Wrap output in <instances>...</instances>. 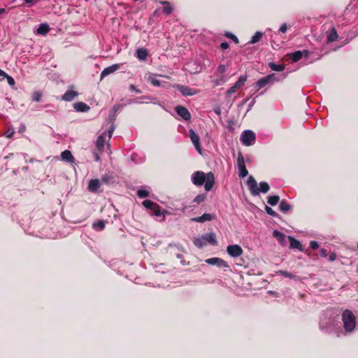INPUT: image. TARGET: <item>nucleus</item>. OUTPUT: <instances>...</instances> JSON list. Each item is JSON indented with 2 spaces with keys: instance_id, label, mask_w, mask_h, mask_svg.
I'll list each match as a JSON object with an SVG mask.
<instances>
[{
  "instance_id": "obj_1",
  "label": "nucleus",
  "mask_w": 358,
  "mask_h": 358,
  "mask_svg": "<svg viewBox=\"0 0 358 358\" xmlns=\"http://www.w3.org/2000/svg\"><path fill=\"white\" fill-rule=\"evenodd\" d=\"M192 182L196 186H201L204 184L206 191L208 192L213 187L215 178L213 172L205 173L203 171H197L192 173Z\"/></svg>"
},
{
  "instance_id": "obj_2",
  "label": "nucleus",
  "mask_w": 358,
  "mask_h": 358,
  "mask_svg": "<svg viewBox=\"0 0 358 358\" xmlns=\"http://www.w3.org/2000/svg\"><path fill=\"white\" fill-rule=\"evenodd\" d=\"M246 184L250 194L253 196H257L260 193H266L270 189L269 185L266 182H261L258 187L257 181L252 176L248 177Z\"/></svg>"
},
{
  "instance_id": "obj_3",
  "label": "nucleus",
  "mask_w": 358,
  "mask_h": 358,
  "mask_svg": "<svg viewBox=\"0 0 358 358\" xmlns=\"http://www.w3.org/2000/svg\"><path fill=\"white\" fill-rule=\"evenodd\" d=\"M114 129L113 127L107 132L101 134L96 141V152L94 153L96 161L100 159L99 155L102 153L105 145H106L110 140Z\"/></svg>"
},
{
  "instance_id": "obj_4",
  "label": "nucleus",
  "mask_w": 358,
  "mask_h": 358,
  "mask_svg": "<svg viewBox=\"0 0 358 358\" xmlns=\"http://www.w3.org/2000/svg\"><path fill=\"white\" fill-rule=\"evenodd\" d=\"M142 204L145 208L150 210V213L152 215L159 217V222H163L164 220L165 215L169 214L167 210L162 209L157 203L153 202L151 200L146 199L143 201Z\"/></svg>"
},
{
  "instance_id": "obj_5",
  "label": "nucleus",
  "mask_w": 358,
  "mask_h": 358,
  "mask_svg": "<svg viewBox=\"0 0 358 358\" xmlns=\"http://www.w3.org/2000/svg\"><path fill=\"white\" fill-rule=\"evenodd\" d=\"M343 327L346 331L351 332L354 330L356 324V318L354 314L349 310H345L342 315Z\"/></svg>"
},
{
  "instance_id": "obj_6",
  "label": "nucleus",
  "mask_w": 358,
  "mask_h": 358,
  "mask_svg": "<svg viewBox=\"0 0 358 358\" xmlns=\"http://www.w3.org/2000/svg\"><path fill=\"white\" fill-rule=\"evenodd\" d=\"M193 243L198 248H202L207 243L211 245H216V236L213 233L206 234L200 237L194 238L193 240Z\"/></svg>"
},
{
  "instance_id": "obj_7",
  "label": "nucleus",
  "mask_w": 358,
  "mask_h": 358,
  "mask_svg": "<svg viewBox=\"0 0 358 358\" xmlns=\"http://www.w3.org/2000/svg\"><path fill=\"white\" fill-rule=\"evenodd\" d=\"M255 139L256 136L255 133L250 130L243 131L241 136V143L246 146H250L254 144Z\"/></svg>"
},
{
  "instance_id": "obj_8",
  "label": "nucleus",
  "mask_w": 358,
  "mask_h": 358,
  "mask_svg": "<svg viewBox=\"0 0 358 358\" xmlns=\"http://www.w3.org/2000/svg\"><path fill=\"white\" fill-rule=\"evenodd\" d=\"M237 166L238 169V176L241 178L248 176V171L246 169L244 157L241 152L238 153Z\"/></svg>"
},
{
  "instance_id": "obj_9",
  "label": "nucleus",
  "mask_w": 358,
  "mask_h": 358,
  "mask_svg": "<svg viewBox=\"0 0 358 358\" xmlns=\"http://www.w3.org/2000/svg\"><path fill=\"white\" fill-rule=\"evenodd\" d=\"M276 80V78L275 76V74H269L266 76V77H264L261 79H259L255 87L257 90H259L260 89L263 88L268 84L273 83L274 81Z\"/></svg>"
},
{
  "instance_id": "obj_10",
  "label": "nucleus",
  "mask_w": 358,
  "mask_h": 358,
  "mask_svg": "<svg viewBox=\"0 0 358 358\" xmlns=\"http://www.w3.org/2000/svg\"><path fill=\"white\" fill-rule=\"evenodd\" d=\"M227 252L231 257H238L242 255L243 251L240 245L234 244L227 247Z\"/></svg>"
},
{
  "instance_id": "obj_11",
  "label": "nucleus",
  "mask_w": 358,
  "mask_h": 358,
  "mask_svg": "<svg viewBox=\"0 0 358 358\" xmlns=\"http://www.w3.org/2000/svg\"><path fill=\"white\" fill-rule=\"evenodd\" d=\"M205 262L210 265H216L218 267L228 268L227 262L219 257H212L205 260Z\"/></svg>"
},
{
  "instance_id": "obj_12",
  "label": "nucleus",
  "mask_w": 358,
  "mask_h": 358,
  "mask_svg": "<svg viewBox=\"0 0 358 358\" xmlns=\"http://www.w3.org/2000/svg\"><path fill=\"white\" fill-rule=\"evenodd\" d=\"M189 138L191 139V141L194 144L196 150L199 153H201V145H200L199 136L195 133V131L193 129H190L189 131Z\"/></svg>"
},
{
  "instance_id": "obj_13",
  "label": "nucleus",
  "mask_w": 358,
  "mask_h": 358,
  "mask_svg": "<svg viewBox=\"0 0 358 358\" xmlns=\"http://www.w3.org/2000/svg\"><path fill=\"white\" fill-rule=\"evenodd\" d=\"M176 88L182 93L184 96H192L198 93V90L196 89L190 88L187 86L177 85Z\"/></svg>"
},
{
  "instance_id": "obj_14",
  "label": "nucleus",
  "mask_w": 358,
  "mask_h": 358,
  "mask_svg": "<svg viewBox=\"0 0 358 358\" xmlns=\"http://www.w3.org/2000/svg\"><path fill=\"white\" fill-rule=\"evenodd\" d=\"M175 110L178 115L181 116L185 120H189L191 119V114L185 107L178 106Z\"/></svg>"
},
{
  "instance_id": "obj_15",
  "label": "nucleus",
  "mask_w": 358,
  "mask_h": 358,
  "mask_svg": "<svg viewBox=\"0 0 358 358\" xmlns=\"http://www.w3.org/2000/svg\"><path fill=\"white\" fill-rule=\"evenodd\" d=\"M338 34L335 27H332L327 33V43H331L335 42L338 40Z\"/></svg>"
},
{
  "instance_id": "obj_16",
  "label": "nucleus",
  "mask_w": 358,
  "mask_h": 358,
  "mask_svg": "<svg viewBox=\"0 0 358 358\" xmlns=\"http://www.w3.org/2000/svg\"><path fill=\"white\" fill-rule=\"evenodd\" d=\"M120 64H113L110 66H108V67L104 69L101 73V79H103V78L108 76L109 74L114 73L115 71L118 70L120 69Z\"/></svg>"
},
{
  "instance_id": "obj_17",
  "label": "nucleus",
  "mask_w": 358,
  "mask_h": 358,
  "mask_svg": "<svg viewBox=\"0 0 358 358\" xmlns=\"http://www.w3.org/2000/svg\"><path fill=\"white\" fill-rule=\"evenodd\" d=\"M101 187V183L99 179H92L88 184V190L91 192H96Z\"/></svg>"
},
{
  "instance_id": "obj_18",
  "label": "nucleus",
  "mask_w": 358,
  "mask_h": 358,
  "mask_svg": "<svg viewBox=\"0 0 358 358\" xmlns=\"http://www.w3.org/2000/svg\"><path fill=\"white\" fill-rule=\"evenodd\" d=\"M215 218V215L209 214V213H204L203 215L197 217H194L192 219V221L196 222H205L206 221H211Z\"/></svg>"
},
{
  "instance_id": "obj_19",
  "label": "nucleus",
  "mask_w": 358,
  "mask_h": 358,
  "mask_svg": "<svg viewBox=\"0 0 358 358\" xmlns=\"http://www.w3.org/2000/svg\"><path fill=\"white\" fill-rule=\"evenodd\" d=\"M78 95V94L77 92L71 90L66 91L62 96V99L66 101H71L73 100Z\"/></svg>"
},
{
  "instance_id": "obj_20",
  "label": "nucleus",
  "mask_w": 358,
  "mask_h": 358,
  "mask_svg": "<svg viewBox=\"0 0 358 358\" xmlns=\"http://www.w3.org/2000/svg\"><path fill=\"white\" fill-rule=\"evenodd\" d=\"M74 109L78 112H87L90 110V106L84 102H77L73 104Z\"/></svg>"
},
{
  "instance_id": "obj_21",
  "label": "nucleus",
  "mask_w": 358,
  "mask_h": 358,
  "mask_svg": "<svg viewBox=\"0 0 358 358\" xmlns=\"http://www.w3.org/2000/svg\"><path fill=\"white\" fill-rule=\"evenodd\" d=\"M273 237H275L278 241V242L282 245H285L287 236L284 234H282V232H280L279 231L275 230L273 232Z\"/></svg>"
},
{
  "instance_id": "obj_22",
  "label": "nucleus",
  "mask_w": 358,
  "mask_h": 358,
  "mask_svg": "<svg viewBox=\"0 0 358 358\" xmlns=\"http://www.w3.org/2000/svg\"><path fill=\"white\" fill-rule=\"evenodd\" d=\"M287 238L289 239L291 248L298 249L299 250L301 251L303 250L302 245L299 241L296 240L292 236H288Z\"/></svg>"
},
{
  "instance_id": "obj_23",
  "label": "nucleus",
  "mask_w": 358,
  "mask_h": 358,
  "mask_svg": "<svg viewBox=\"0 0 358 358\" xmlns=\"http://www.w3.org/2000/svg\"><path fill=\"white\" fill-rule=\"evenodd\" d=\"M61 157L62 160L69 162H73L75 159L71 151L68 150H66L61 153Z\"/></svg>"
},
{
  "instance_id": "obj_24",
  "label": "nucleus",
  "mask_w": 358,
  "mask_h": 358,
  "mask_svg": "<svg viewBox=\"0 0 358 358\" xmlns=\"http://www.w3.org/2000/svg\"><path fill=\"white\" fill-rule=\"evenodd\" d=\"M148 55V50L145 48H138L136 50V57L140 60H145Z\"/></svg>"
},
{
  "instance_id": "obj_25",
  "label": "nucleus",
  "mask_w": 358,
  "mask_h": 358,
  "mask_svg": "<svg viewBox=\"0 0 358 358\" xmlns=\"http://www.w3.org/2000/svg\"><path fill=\"white\" fill-rule=\"evenodd\" d=\"M50 31V27L47 24H41L36 30V33L40 35H45Z\"/></svg>"
},
{
  "instance_id": "obj_26",
  "label": "nucleus",
  "mask_w": 358,
  "mask_h": 358,
  "mask_svg": "<svg viewBox=\"0 0 358 358\" xmlns=\"http://www.w3.org/2000/svg\"><path fill=\"white\" fill-rule=\"evenodd\" d=\"M159 3L164 6L163 11L166 14L169 15L173 11V8L171 6L170 3L166 1H160Z\"/></svg>"
},
{
  "instance_id": "obj_27",
  "label": "nucleus",
  "mask_w": 358,
  "mask_h": 358,
  "mask_svg": "<svg viewBox=\"0 0 358 358\" xmlns=\"http://www.w3.org/2000/svg\"><path fill=\"white\" fill-rule=\"evenodd\" d=\"M279 208L283 213H287L291 209L290 205L285 200L280 201Z\"/></svg>"
},
{
  "instance_id": "obj_28",
  "label": "nucleus",
  "mask_w": 358,
  "mask_h": 358,
  "mask_svg": "<svg viewBox=\"0 0 358 358\" xmlns=\"http://www.w3.org/2000/svg\"><path fill=\"white\" fill-rule=\"evenodd\" d=\"M248 76L246 75L241 76L238 78V80L236 82L235 85L238 87H242L245 82L247 81Z\"/></svg>"
},
{
  "instance_id": "obj_29",
  "label": "nucleus",
  "mask_w": 358,
  "mask_h": 358,
  "mask_svg": "<svg viewBox=\"0 0 358 358\" xmlns=\"http://www.w3.org/2000/svg\"><path fill=\"white\" fill-rule=\"evenodd\" d=\"M269 67L273 70V71H282L284 70L285 69V66L283 65H281V64H275V63H273V62H270L269 64H268Z\"/></svg>"
},
{
  "instance_id": "obj_30",
  "label": "nucleus",
  "mask_w": 358,
  "mask_h": 358,
  "mask_svg": "<svg viewBox=\"0 0 358 358\" xmlns=\"http://www.w3.org/2000/svg\"><path fill=\"white\" fill-rule=\"evenodd\" d=\"M280 200V197L278 196H270L268 197L267 202L271 206H275Z\"/></svg>"
},
{
  "instance_id": "obj_31",
  "label": "nucleus",
  "mask_w": 358,
  "mask_h": 358,
  "mask_svg": "<svg viewBox=\"0 0 358 358\" xmlns=\"http://www.w3.org/2000/svg\"><path fill=\"white\" fill-rule=\"evenodd\" d=\"M105 227V222L103 220H99L93 224V228L95 230L101 231Z\"/></svg>"
},
{
  "instance_id": "obj_32",
  "label": "nucleus",
  "mask_w": 358,
  "mask_h": 358,
  "mask_svg": "<svg viewBox=\"0 0 358 358\" xmlns=\"http://www.w3.org/2000/svg\"><path fill=\"white\" fill-rule=\"evenodd\" d=\"M290 58L293 62H297L302 58V53L301 51H296L291 55Z\"/></svg>"
},
{
  "instance_id": "obj_33",
  "label": "nucleus",
  "mask_w": 358,
  "mask_h": 358,
  "mask_svg": "<svg viewBox=\"0 0 358 358\" xmlns=\"http://www.w3.org/2000/svg\"><path fill=\"white\" fill-rule=\"evenodd\" d=\"M262 37V34L261 32H259V31L256 32L255 34V35L252 37V38L250 40V43L255 44V43H257L258 41H260Z\"/></svg>"
},
{
  "instance_id": "obj_34",
  "label": "nucleus",
  "mask_w": 358,
  "mask_h": 358,
  "mask_svg": "<svg viewBox=\"0 0 358 358\" xmlns=\"http://www.w3.org/2000/svg\"><path fill=\"white\" fill-rule=\"evenodd\" d=\"M148 81L153 85L158 87L160 85V82L155 76H150L148 78Z\"/></svg>"
},
{
  "instance_id": "obj_35",
  "label": "nucleus",
  "mask_w": 358,
  "mask_h": 358,
  "mask_svg": "<svg viewBox=\"0 0 358 358\" xmlns=\"http://www.w3.org/2000/svg\"><path fill=\"white\" fill-rule=\"evenodd\" d=\"M42 97V94L39 91H35L32 94V99L34 101L38 102L41 100Z\"/></svg>"
},
{
  "instance_id": "obj_36",
  "label": "nucleus",
  "mask_w": 358,
  "mask_h": 358,
  "mask_svg": "<svg viewBox=\"0 0 358 358\" xmlns=\"http://www.w3.org/2000/svg\"><path fill=\"white\" fill-rule=\"evenodd\" d=\"M205 199H206V195L203 194H201L197 195L194 198V201L197 203H200L204 201Z\"/></svg>"
},
{
  "instance_id": "obj_37",
  "label": "nucleus",
  "mask_w": 358,
  "mask_h": 358,
  "mask_svg": "<svg viewBox=\"0 0 358 358\" xmlns=\"http://www.w3.org/2000/svg\"><path fill=\"white\" fill-rule=\"evenodd\" d=\"M137 195L140 198H145V197L148 196L149 192L147 190H145V189H139V190L137 191Z\"/></svg>"
},
{
  "instance_id": "obj_38",
  "label": "nucleus",
  "mask_w": 358,
  "mask_h": 358,
  "mask_svg": "<svg viewBox=\"0 0 358 358\" xmlns=\"http://www.w3.org/2000/svg\"><path fill=\"white\" fill-rule=\"evenodd\" d=\"M239 88L234 84L233 86H231L227 91V94L231 95L234 93H235Z\"/></svg>"
},
{
  "instance_id": "obj_39",
  "label": "nucleus",
  "mask_w": 358,
  "mask_h": 358,
  "mask_svg": "<svg viewBox=\"0 0 358 358\" xmlns=\"http://www.w3.org/2000/svg\"><path fill=\"white\" fill-rule=\"evenodd\" d=\"M225 36H226L227 38H230V39L233 40L236 43H238V38H237L235 35H234L233 34H231V33H226V34H225Z\"/></svg>"
},
{
  "instance_id": "obj_40",
  "label": "nucleus",
  "mask_w": 358,
  "mask_h": 358,
  "mask_svg": "<svg viewBox=\"0 0 358 358\" xmlns=\"http://www.w3.org/2000/svg\"><path fill=\"white\" fill-rule=\"evenodd\" d=\"M14 129L13 128H8L5 133V135L7 138H11L14 134Z\"/></svg>"
},
{
  "instance_id": "obj_41",
  "label": "nucleus",
  "mask_w": 358,
  "mask_h": 358,
  "mask_svg": "<svg viewBox=\"0 0 358 358\" xmlns=\"http://www.w3.org/2000/svg\"><path fill=\"white\" fill-rule=\"evenodd\" d=\"M226 71V67L223 64H220L217 67V72L220 73V74H223Z\"/></svg>"
},
{
  "instance_id": "obj_42",
  "label": "nucleus",
  "mask_w": 358,
  "mask_h": 358,
  "mask_svg": "<svg viewBox=\"0 0 358 358\" xmlns=\"http://www.w3.org/2000/svg\"><path fill=\"white\" fill-rule=\"evenodd\" d=\"M5 78H6L9 85L13 86L15 85V83L14 79L9 75L7 74V76L5 77Z\"/></svg>"
},
{
  "instance_id": "obj_43",
  "label": "nucleus",
  "mask_w": 358,
  "mask_h": 358,
  "mask_svg": "<svg viewBox=\"0 0 358 358\" xmlns=\"http://www.w3.org/2000/svg\"><path fill=\"white\" fill-rule=\"evenodd\" d=\"M266 211L268 215L275 216V213L273 210V209L268 206H266Z\"/></svg>"
},
{
  "instance_id": "obj_44",
  "label": "nucleus",
  "mask_w": 358,
  "mask_h": 358,
  "mask_svg": "<svg viewBox=\"0 0 358 358\" xmlns=\"http://www.w3.org/2000/svg\"><path fill=\"white\" fill-rule=\"evenodd\" d=\"M287 29V24H282L280 26L279 31H281L282 33H285V32H286Z\"/></svg>"
},
{
  "instance_id": "obj_45",
  "label": "nucleus",
  "mask_w": 358,
  "mask_h": 358,
  "mask_svg": "<svg viewBox=\"0 0 358 358\" xmlns=\"http://www.w3.org/2000/svg\"><path fill=\"white\" fill-rule=\"evenodd\" d=\"M310 247H311V248H313V250H315V249H317V248H318L319 245H318V243H317L316 241H311V242H310Z\"/></svg>"
},
{
  "instance_id": "obj_46",
  "label": "nucleus",
  "mask_w": 358,
  "mask_h": 358,
  "mask_svg": "<svg viewBox=\"0 0 358 358\" xmlns=\"http://www.w3.org/2000/svg\"><path fill=\"white\" fill-rule=\"evenodd\" d=\"M220 48L222 49V50H227V48H229V44L227 42H223L220 44Z\"/></svg>"
},
{
  "instance_id": "obj_47",
  "label": "nucleus",
  "mask_w": 358,
  "mask_h": 358,
  "mask_svg": "<svg viewBox=\"0 0 358 358\" xmlns=\"http://www.w3.org/2000/svg\"><path fill=\"white\" fill-rule=\"evenodd\" d=\"M129 89L131 91H135L136 93H138V94L141 93V91L139 90L136 89V87L134 85H131L129 86Z\"/></svg>"
},
{
  "instance_id": "obj_48",
  "label": "nucleus",
  "mask_w": 358,
  "mask_h": 358,
  "mask_svg": "<svg viewBox=\"0 0 358 358\" xmlns=\"http://www.w3.org/2000/svg\"><path fill=\"white\" fill-rule=\"evenodd\" d=\"M320 254H321V255L322 257H327V250L322 248V249H321L320 250Z\"/></svg>"
},
{
  "instance_id": "obj_49",
  "label": "nucleus",
  "mask_w": 358,
  "mask_h": 358,
  "mask_svg": "<svg viewBox=\"0 0 358 358\" xmlns=\"http://www.w3.org/2000/svg\"><path fill=\"white\" fill-rule=\"evenodd\" d=\"M336 255L334 253V252H332L329 255V260L333 262L336 259Z\"/></svg>"
},
{
  "instance_id": "obj_50",
  "label": "nucleus",
  "mask_w": 358,
  "mask_h": 358,
  "mask_svg": "<svg viewBox=\"0 0 358 358\" xmlns=\"http://www.w3.org/2000/svg\"><path fill=\"white\" fill-rule=\"evenodd\" d=\"M7 76V73L4 72L3 70L0 69V76L5 78Z\"/></svg>"
},
{
  "instance_id": "obj_51",
  "label": "nucleus",
  "mask_w": 358,
  "mask_h": 358,
  "mask_svg": "<svg viewBox=\"0 0 358 358\" xmlns=\"http://www.w3.org/2000/svg\"><path fill=\"white\" fill-rule=\"evenodd\" d=\"M6 12V10L4 8H0V15L3 14Z\"/></svg>"
},
{
  "instance_id": "obj_52",
  "label": "nucleus",
  "mask_w": 358,
  "mask_h": 358,
  "mask_svg": "<svg viewBox=\"0 0 358 358\" xmlns=\"http://www.w3.org/2000/svg\"><path fill=\"white\" fill-rule=\"evenodd\" d=\"M26 3H31L34 0H24Z\"/></svg>"
},
{
  "instance_id": "obj_53",
  "label": "nucleus",
  "mask_w": 358,
  "mask_h": 358,
  "mask_svg": "<svg viewBox=\"0 0 358 358\" xmlns=\"http://www.w3.org/2000/svg\"><path fill=\"white\" fill-rule=\"evenodd\" d=\"M24 129H25V127L22 126V128L20 129V131H23Z\"/></svg>"
},
{
  "instance_id": "obj_54",
  "label": "nucleus",
  "mask_w": 358,
  "mask_h": 358,
  "mask_svg": "<svg viewBox=\"0 0 358 358\" xmlns=\"http://www.w3.org/2000/svg\"><path fill=\"white\" fill-rule=\"evenodd\" d=\"M221 80H222V82H224V81H225L224 78H222Z\"/></svg>"
},
{
  "instance_id": "obj_55",
  "label": "nucleus",
  "mask_w": 358,
  "mask_h": 358,
  "mask_svg": "<svg viewBox=\"0 0 358 358\" xmlns=\"http://www.w3.org/2000/svg\"><path fill=\"white\" fill-rule=\"evenodd\" d=\"M163 77H165L166 78H169V76H163Z\"/></svg>"
},
{
  "instance_id": "obj_56",
  "label": "nucleus",
  "mask_w": 358,
  "mask_h": 358,
  "mask_svg": "<svg viewBox=\"0 0 358 358\" xmlns=\"http://www.w3.org/2000/svg\"><path fill=\"white\" fill-rule=\"evenodd\" d=\"M102 180H103V181H106L105 178H103Z\"/></svg>"
},
{
  "instance_id": "obj_57",
  "label": "nucleus",
  "mask_w": 358,
  "mask_h": 358,
  "mask_svg": "<svg viewBox=\"0 0 358 358\" xmlns=\"http://www.w3.org/2000/svg\"><path fill=\"white\" fill-rule=\"evenodd\" d=\"M357 248H358V243H357Z\"/></svg>"
}]
</instances>
